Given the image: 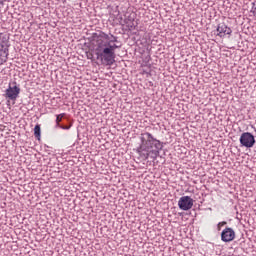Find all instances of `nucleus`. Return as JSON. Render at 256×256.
<instances>
[{
  "instance_id": "2",
  "label": "nucleus",
  "mask_w": 256,
  "mask_h": 256,
  "mask_svg": "<svg viewBox=\"0 0 256 256\" xmlns=\"http://www.w3.org/2000/svg\"><path fill=\"white\" fill-rule=\"evenodd\" d=\"M163 149V142L157 140L153 134L143 132L140 134V146L137 148V153L140 159L147 161V159H157L159 152Z\"/></svg>"
},
{
  "instance_id": "3",
  "label": "nucleus",
  "mask_w": 256,
  "mask_h": 256,
  "mask_svg": "<svg viewBox=\"0 0 256 256\" xmlns=\"http://www.w3.org/2000/svg\"><path fill=\"white\" fill-rule=\"evenodd\" d=\"M19 93H21V88H19V86H17V83L14 82L13 86H11L10 84L6 89L4 97H6V99H8L9 101H17Z\"/></svg>"
},
{
  "instance_id": "11",
  "label": "nucleus",
  "mask_w": 256,
  "mask_h": 256,
  "mask_svg": "<svg viewBox=\"0 0 256 256\" xmlns=\"http://www.w3.org/2000/svg\"><path fill=\"white\" fill-rule=\"evenodd\" d=\"M224 225H227V222H225V221L219 222L218 225H217L218 231H221V228L224 227Z\"/></svg>"
},
{
  "instance_id": "12",
  "label": "nucleus",
  "mask_w": 256,
  "mask_h": 256,
  "mask_svg": "<svg viewBox=\"0 0 256 256\" xmlns=\"http://www.w3.org/2000/svg\"><path fill=\"white\" fill-rule=\"evenodd\" d=\"M58 127H60V129L66 130V131H68V129H71V126H63V125H60V126H58Z\"/></svg>"
},
{
  "instance_id": "1",
  "label": "nucleus",
  "mask_w": 256,
  "mask_h": 256,
  "mask_svg": "<svg viewBox=\"0 0 256 256\" xmlns=\"http://www.w3.org/2000/svg\"><path fill=\"white\" fill-rule=\"evenodd\" d=\"M93 43L96 59L101 61L102 65H113L115 63V50L119 49V46L115 44L117 37L100 32L93 36Z\"/></svg>"
},
{
  "instance_id": "15",
  "label": "nucleus",
  "mask_w": 256,
  "mask_h": 256,
  "mask_svg": "<svg viewBox=\"0 0 256 256\" xmlns=\"http://www.w3.org/2000/svg\"><path fill=\"white\" fill-rule=\"evenodd\" d=\"M1 45H3V44H1V34H0V46H1Z\"/></svg>"
},
{
  "instance_id": "13",
  "label": "nucleus",
  "mask_w": 256,
  "mask_h": 256,
  "mask_svg": "<svg viewBox=\"0 0 256 256\" xmlns=\"http://www.w3.org/2000/svg\"><path fill=\"white\" fill-rule=\"evenodd\" d=\"M7 62V58H5V59H1V62H0V65H3V63H6Z\"/></svg>"
},
{
  "instance_id": "9",
  "label": "nucleus",
  "mask_w": 256,
  "mask_h": 256,
  "mask_svg": "<svg viewBox=\"0 0 256 256\" xmlns=\"http://www.w3.org/2000/svg\"><path fill=\"white\" fill-rule=\"evenodd\" d=\"M63 117H65V113H61L56 115V127H60L61 126V121H63Z\"/></svg>"
},
{
  "instance_id": "4",
  "label": "nucleus",
  "mask_w": 256,
  "mask_h": 256,
  "mask_svg": "<svg viewBox=\"0 0 256 256\" xmlns=\"http://www.w3.org/2000/svg\"><path fill=\"white\" fill-rule=\"evenodd\" d=\"M240 144L242 147H246L247 149H251L255 145V136L250 132H244L240 136Z\"/></svg>"
},
{
  "instance_id": "6",
  "label": "nucleus",
  "mask_w": 256,
  "mask_h": 256,
  "mask_svg": "<svg viewBox=\"0 0 256 256\" xmlns=\"http://www.w3.org/2000/svg\"><path fill=\"white\" fill-rule=\"evenodd\" d=\"M235 239V230L233 228H225L221 233V240L224 243H230Z\"/></svg>"
},
{
  "instance_id": "8",
  "label": "nucleus",
  "mask_w": 256,
  "mask_h": 256,
  "mask_svg": "<svg viewBox=\"0 0 256 256\" xmlns=\"http://www.w3.org/2000/svg\"><path fill=\"white\" fill-rule=\"evenodd\" d=\"M34 137L38 139V141L41 139V125L37 124L34 127Z\"/></svg>"
},
{
  "instance_id": "5",
  "label": "nucleus",
  "mask_w": 256,
  "mask_h": 256,
  "mask_svg": "<svg viewBox=\"0 0 256 256\" xmlns=\"http://www.w3.org/2000/svg\"><path fill=\"white\" fill-rule=\"evenodd\" d=\"M193 203L195 201L190 196H182L178 201V207L182 211H189V209H193Z\"/></svg>"
},
{
  "instance_id": "14",
  "label": "nucleus",
  "mask_w": 256,
  "mask_h": 256,
  "mask_svg": "<svg viewBox=\"0 0 256 256\" xmlns=\"http://www.w3.org/2000/svg\"><path fill=\"white\" fill-rule=\"evenodd\" d=\"M253 14H254L255 17H256V7L253 9Z\"/></svg>"
},
{
  "instance_id": "7",
  "label": "nucleus",
  "mask_w": 256,
  "mask_h": 256,
  "mask_svg": "<svg viewBox=\"0 0 256 256\" xmlns=\"http://www.w3.org/2000/svg\"><path fill=\"white\" fill-rule=\"evenodd\" d=\"M217 36L218 37H225L226 35H231L233 33V30H231V28H229L225 23H220L217 26Z\"/></svg>"
},
{
  "instance_id": "10",
  "label": "nucleus",
  "mask_w": 256,
  "mask_h": 256,
  "mask_svg": "<svg viewBox=\"0 0 256 256\" xmlns=\"http://www.w3.org/2000/svg\"><path fill=\"white\" fill-rule=\"evenodd\" d=\"M3 55L7 57V50L4 45H0V57H3Z\"/></svg>"
}]
</instances>
